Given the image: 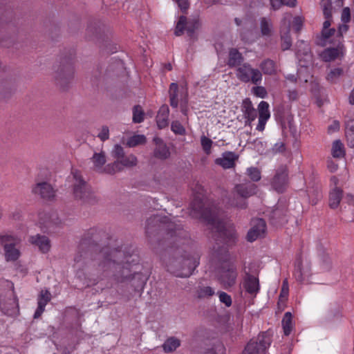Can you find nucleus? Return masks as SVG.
Returning <instances> with one entry per match:
<instances>
[{"instance_id": "obj_45", "label": "nucleus", "mask_w": 354, "mask_h": 354, "mask_svg": "<svg viewBox=\"0 0 354 354\" xmlns=\"http://www.w3.org/2000/svg\"><path fill=\"white\" fill-rule=\"evenodd\" d=\"M343 70L340 68H336L331 70L327 75L326 80L330 83H335L342 75Z\"/></svg>"}, {"instance_id": "obj_40", "label": "nucleus", "mask_w": 354, "mask_h": 354, "mask_svg": "<svg viewBox=\"0 0 354 354\" xmlns=\"http://www.w3.org/2000/svg\"><path fill=\"white\" fill-rule=\"evenodd\" d=\"M92 160L95 169L97 170H100L106 162L105 156L103 153H95L92 158Z\"/></svg>"}, {"instance_id": "obj_25", "label": "nucleus", "mask_w": 354, "mask_h": 354, "mask_svg": "<svg viewBox=\"0 0 354 354\" xmlns=\"http://www.w3.org/2000/svg\"><path fill=\"white\" fill-rule=\"evenodd\" d=\"M257 185L254 183H248L237 185L236 190L238 194L242 198H246L256 194Z\"/></svg>"}, {"instance_id": "obj_42", "label": "nucleus", "mask_w": 354, "mask_h": 354, "mask_svg": "<svg viewBox=\"0 0 354 354\" xmlns=\"http://www.w3.org/2000/svg\"><path fill=\"white\" fill-rule=\"evenodd\" d=\"M145 113L140 105H136L133 109V122L140 123L144 120Z\"/></svg>"}, {"instance_id": "obj_28", "label": "nucleus", "mask_w": 354, "mask_h": 354, "mask_svg": "<svg viewBox=\"0 0 354 354\" xmlns=\"http://www.w3.org/2000/svg\"><path fill=\"white\" fill-rule=\"evenodd\" d=\"M343 191L342 189L335 187L329 193V207L336 209L342 198Z\"/></svg>"}, {"instance_id": "obj_41", "label": "nucleus", "mask_w": 354, "mask_h": 354, "mask_svg": "<svg viewBox=\"0 0 354 354\" xmlns=\"http://www.w3.org/2000/svg\"><path fill=\"white\" fill-rule=\"evenodd\" d=\"M146 142V137L143 135H134L130 137L127 140V145L130 147H136L138 145L145 144Z\"/></svg>"}, {"instance_id": "obj_8", "label": "nucleus", "mask_w": 354, "mask_h": 354, "mask_svg": "<svg viewBox=\"0 0 354 354\" xmlns=\"http://www.w3.org/2000/svg\"><path fill=\"white\" fill-rule=\"evenodd\" d=\"M21 240L9 234L0 235V243L3 246L5 257L8 261H15L20 257V251L17 248Z\"/></svg>"}, {"instance_id": "obj_52", "label": "nucleus", "mask_w": 354, "mask_h": 354, "mask_svg": "<svg viewBox=\"0 0 354 354\" xmlns=\"http://www.w3.org/2000/svg\"><path fill=\"white\" fill-rule=\"evenodd\" d=\"M172 131L178 135H184L185 129L179 121H174L171 123Z\"/></svg>"}, {"instance_id": "obj_18", "label": "nucleus", "mask_w": 354, "mask_h": 354, "mask_svg": "<svg viewBox=\"0 0 354 354\" xmlns=\"http://www.w3.org/2000/svg\"><path fill=\"white\" fill-rule=\"evenodd\" d=\"M344 45L342 41H339L336 47L328 48L325 49L320 55L324 62H331L344 54Z\"/></svg>"}, {"instance_id": "obj_10", "label": "nucleus", "mask_w": 354, "mask_h": 354, "mask_svg": "<svg viewBox=\"0 0 354 354\" xmlns=\"http://www.w3.org/2000/svg\"><path fill=\"white\" fill-rule=\"evenodd\" d=\"M238 276L237 268L234 260L223 259V288L227 289L233 286Z\"/></svg>"}, {"instance_id": "obj_14", "label": "nucleus", "mask_w": 354, "mask_h": 354, "mask_svg": "<svg viewBox=\"0 0 354 354\" xmlns=\"http://www.w3.org/2000/svg\"><path fill=\"white\" fill-rule=\"evenodd\" d=\"M40 227L45 232H50L51 228L61 223L56 213L48 214L41 212L38 214Z\"/></svg>"}, {"instance_id": "obj_31", "label": "nucleus", "mask_w": 354, "mask_h": 354, "mask_svg": "<svg viewBox=\"0 0 354 354\" xmlns=\"http://www.w3.org/2000/svg\"><path fill=\"white\" fill-rule=\"evenodd\" d=\"M133 279L136 280V282L133 284L135 291L142 292L148 280V277L142 273L135 272Z\"/></svg>"}, {"instance_id": "obj_27", "label": "nucleus", "mask_w": 354, "mask_h": 354, "mask_svg": "<svg viewBox=\"0 0 354 354\" xmlns=\"http://www.w3.org/2000/svg\"><path fill=\"white\" fill-rule=\"evenodd\" d=\"M239 158V154L235 152L229 151L223 152V169L234 168Z\"/></svg>"}, {"instance_id": "obj_5", "label": "nucleus", "mask_w": 354, "mask_h": 354, "mask_svg": "<svg viewBox=\"0 0 354 354\" xmlns=\"http://www.w3.org/2000/svg\"><path fill=\"white\" fill-rule=\"evenodd\" d=\"M72 174L75 180L73 184V195L76 200L82 203H92L95 201L93 193L90 186L84 180L80 172L73 169Z\"/></svg>"}, {"instance_id": "obj_63", "label": "nucleus", "mask_w": 354, "mask_h": 354, "mask_svg": "<svg viewBox=\"0 0 354 354\" xmlns=\"http://www.w3.org/2000/svg\"><path fill=\"white\" fill-rule=\"evenodd\" d=\"M232 301L231 297L227 293L223 292V304L226 306L230 307L232 305Z\"/></svg>"}, {"instance_id": "obj_21", "label": "nucleus", "mask_w": 354, "mask_h": 354, "mask_svg": "<svg viewBox=\"0 0 354 354\" xmlns=\"http://www.w3.org/2000/svg\"><path fill=\"white\" fill-rule=\"evenodd\" d=\"M29 241L31 244L38 247L42 253H47L50 249V241L46 236L40 234L32 236L30 237Z\"/></svg>"}, {"instance_id": "obj_30", "label": "nucleus", "mask_w": 354, "mask_h": 354, "mask_svg": "<svg viewBox=\"0 0 354 354\" xmlns=\"http://www.w3.org/2000/svg\"><path fill=\"white\" fill-rule=\"evenodd\" d=\"M252 68L248 64H244L237 69L236 75L243 82H249L251 79Z\"/></svg>"}, {"instance_id": "obj_1", "label": "nucleus", "mask_w": 354, "mask_h": 354, "mask_svg": "<svg viewBox=\"0 0 354 354\" xmlns=\"http://www.w3.org/2000/svg\"><path fill=\"white\" fill-rule=\"evenodd\" d=\"M104 234L97 228H91L84 234L74 258L75 265L80 268L78 264L83 260L84 263V260L90 257L92 260L99 262L100 270L107 274L111 273L118 282H124L131 277L132 268L138 264L139 257L135 252L130 254L125 250L111 249L109 246L100 248L97 242Z\"/></svg>"}, {"instance_id": "obj_64", "label": "nucleus", "mask_w": 354, "mask_h": 354, "mask_svg": "<svg viewBox=\"0 0 354 354\" xmlns=\"http://www.w3.org/2000/svg\"><path fill=\"white\" fill-rule=\"evenodd\" d=\"M270 5L273 10H279L282 6V0H270Z\"/></svg>"}, {"instance_id": "obj_62", "label": "nucleus", "mask_w": 354, "mask_h": 354, "mask_svg": "<svg viewBox=\"0 0 354 354\" xmlns=\"http://www.w3.org/2000/svg\"><path fill=\"white\" fill-rule=\"evenodd\" d=\"M335 32V28H330V29H326V30H322V33L323 37L326 39L330 37L332 35H333Z\"/></svg>"}, {"instance_id": "obj_39", "label": "nucleus", "mask_w": 354, "mask_h": 354, "mask_svg": "<svg viewBox=\"0 0 354 354\" xmlns=\"http://www.w3.org/2000/svg\"><path fill=\"white\" fill-rule=\"evenodd\" d=\"M226 206L230 207H236L239 209H246L248 207V203L244 199H240V198H229L227 204Z\"/></svg>"}, {"instance_id": "obj_51", "label": "nucleus", "mask_w": 354, "mask_h": 354, "mask_svg": "<svg viewBox=\"0 0 354 354\" xmlns=\"http://www.w3.org/2000/svg\"><path fill=\"white\" fill-rule=\"evenodd\" d=\"M214 294V290L209 286L200 287L197 290V295L199 298H203L212 296Z\"/></svg>"}, {"instance_id": "obj_26", "label": "nucleus", "mask_w": 354, "mask_h": 354, "mask_svg": "<svg viewBox=\"0 0 354 354\" xmlns=\"http://www.w3.org/2000/svg\"><path fill=\"white\" fill-rule=\"evenodd\" d=\"M241 110L243 111V116L245 119H247V121L250 122L256 118L257 111L253 107L252 102L250 100V99L246 98L243 101Z\"/></svg>"}, {"instance_id": "obj_20", "label": "nucleus", "mask_w": 354, "mask_h": 354, "mask_svg": "<svg viewBox=\"0 0 354 354\" xmlns=\"http://www.w3.org/2000/svg\"><path fill=\"white\" fill-rule=\"evenodd\" d=\"M51 299V294L49 290H42L37 298V308L36 309L35 314H34V318L37 319L44 313L45 310V307L47 305V304L50 301Z\"/></svg>"}, {"instance_id": "obj_15", "label": "nucleus", "mask_w": 354, "mask_h": 354, "mask_svg": "<svg viewBox=\"0 0 354 354\" xmlns=\"http://www.w3.org/2000/svg\"><path fill=\"white\" fill-rule=\"evenodd\" d=\"M251 229L247 234V240L252 242L263 235L266 230V223L263 218H254L251 221Z\"/></svg>"}, {"instance_id": "obj_32", "label": "nucleus", "mask_w": 354, "mask_h": 354, "mask_svg": "<svg viewBox=\"0 0 354 354\" xmlns=\"http://www.w3.org/2000/svg\"><path fill=\"white\" fill-rule=\"evenodd\" d=\"M281 48L282 50H288L292 46V39L290 35L289 25L281 30Z\"/></svg>"}, {"instance_id": "obj_47", "label": "nucleus", "mask_w": 354, "mask_h": 354, "mask_svg": "<svg viewBox=\"0 0 354 354\" xmlns=\"http://www.w3.org/2000/svg\"><path fill=\"white\" fill-rule=\"evenodd\" d=\"M297 48L298 55L302 54L305 56L310 57V48L309 47L308 44H307L304 41H299L297 43Z\"/></svg>"}, {"instance_id": "obj_13", "label": "nucleus", "mask_w": 354, "mask_h": 354, "mask_svg": "<svg viewBox=\"0 0 354 354\" xmlns=\"http://www.w3.org/2000/svg\"><path fill=\"white\" fill-rule=\"evenodd\" d=\"M288 170L286 165H281L276 171L271 185L278 192H283L288 183Z\"/></svg>"}, {"instance_id": "obj_29", "label": "nucleus", "mask_w": 354, "mask_h": 354, "mask_svg": "<svg viewBox=\"0 0 354 354\" xmlns=\"http://www.w3.org/2000/svg\"><path fill=\"white\" fill-rule=\"evenodd\" d=\"M260 30L263 37H270L273 32V24L272 20L267 17L260 19Z\"/></svg>"}, {"instance_id": "obj_61", "label": "nucleus", "mask_w": 354, "mask_h": 354, "mask_svg": "<svg viewBox=\"0 0 354 354\" xmlns=\"http://www.w3.org/2000/svg\"><path fill=\"white\" fill-rule=\"evenodd\" d=\"M346 136L348 145L351 148H354V133H346Z\"/></svg>"}, {"instance_id": "obj_53", "label": "nucleus", "mask_w": 354, "mask_h": 354, "mask_svg": "<svg viewBox=\"0 0 354 354\" xmlns=\"http://www.w3.org/2000/svg\"><path fill=\"white\" fill-rule=\"evenodd\" d=\"M212 145V141L209 138H208L205 136L201 137V145H202L203 149L204 150V151L206 154L210 153Z\"/></svg>"}, {"instance_id": "obj_48", "label": "nucleus", "mask_w": 354, "mask_h": 354, "mask_svg": "<svg viewBox=\"0 0 354 354\" xmlns=\"http://www.w3.org/2000/svg\"><path fill=\"white\" fill-rule=\"evenodd\" d=\"M246 174L254 182H257L261 179V171L257 167L248 168Z\"/></svg>"}, {"instance_id": "obj_60", "label": "nucleus", "mask_w": 354, "mask_h": 354, "mask_svg": "<svg viewBox=\"0 0 354 354\" xmlns=\"http://www.w3.org/2000/svg\"><path fill=\"white\" fill-rule=\"evenodd\" d=\"M285 145L283 142H277L276 143L273 148H272V151L274 152V153H278V152H283L285 151Z\"/></svg>"}, {"instance_id": "obj_59", "label": "nucleus", "mask_w": 354, "mask_h": 354, "mask_svg": "<svg viewBox=\"0 0 354 354\" xmlns=\"http://www.w3.org/2000/svg\"><path fill=\"white\" fill-rule=\"evenodd\" d=\"M351 19V12L348 8H344L342 12V21L344 23H347Z\"/></svg>"}, {"instance_id": "obj_58", "label": "nucleus", "mask_w": 354, "mask_h": 354, "mask_svg": "<svg viewBox=\"0 0 354 354\" xmlns=\"http://www.w3.org/2000/svg\"><path fill=\"white\" fill-rule=\"evenodd\" d=\"M97 136L102 141H104V140L109 139V128L106 126L103 127L102 128L101 131L98 133Z\"/></svg>"}, {"instance_id": "obj_22", "label": "nucleus", "mask_w": 354, "mask_h": 354, "mask_svg": "<svg viewBox=\"0 0 354 354\" xmlns=\"http://www.w3.org/2000/svg\"><path fill=\"white\" fill-rule=\"evenodd\" d=\"M0 308L4 314L9 316H12L19 311L18 300L14 297L13 293H10L8 304L0 299Z\"/></svg>"}, {"instance_id": "obj_35", "label": "nucleus", "mask_w": 354, "mask_h": 354, "mask_svg": "<svg viewBox=\"0 0 354 354\" xmlns=\"http://www.w3.org/2000/svg\"><path fill=\"white\" fill-rule=\"evenodd\" d=\"M306 272H303L302 270V260L301 256H299L295 263V272L294 275L296 280L300 283H302L305 279Z\"/></svg>"}, {"instance_id": "obj_19", "label": "nucleus", "mask_w": 354, "mask_h": 354, "mask_svg": "<svg viewBox=\"0 0 354 354\" xmlns=\"http://www.w3.org/2000/svg\"><path fill=\"white\" fill-rule=\"evenodd\" d=\"M243 286L248 293L255 296L259 290V279L249 272H245Z\"/></svg>"}, {"instance_id": "obj_33", "label": "nucleus", "mask_w": 354, "mask_h": 354, "mask_svg": "<svg viewBox=\"0 0 354 354\" xmlns=\"http://www.w3.org/2000/svg\"><path fill=\"white\" fill-rule=\"evenodd\" d=\"M243 57L242 55L236 48H232L229 53L228 65L230 66H236L241 64Z\"/></svg>"}, {"instance_id": "obj_4", "label": "nucleus", "mask_w": 354, "mask_h": 354, "mask_svg": "<svg viewBox=\"0 0 354 354\" xmlns=\"http://www.w3.org/2000/svg\"><path fill=\"white\" fill-rule=\"evenodd\" d=\"M199 264L198 254H187L169 261L167 271L177 277H189Z\"/></svg>"}, {"instance_id": "obj_16", "label": "nucleus", "mask_w": 354, "mask_h": 354, "mask_svg": "<svg viewBox=\"0 0 354 354\" xmlns=\"http://www.w3.org/2000/svg\"><path fill=\"white\" fill-rule=\"evenodd\" d=\"M270 223L274 226H281L288 222L287 210L284 206L278 205L269 212Z\"/></svg>"}, {"instance_id": "obj_11", "label": "nucleus", "mask_w": 354, "mask_h": 354, "mask_svg": "<svg viewBox=\"0 0 354 354\" xmlns=\"http://www.w3.org/2000/svg\"><path fill=\"white\" fill-rule=\"evenodd\" d=\"M238 240L239 235L234 223L231 221H224L223 218V250L233 248Z\"/></svg>"}, {"instance_id": "obj_57", "label": "nucleus", "mask_w": 354, "mask_h": 354, "mask_svg": "<svg viewBox=\"0 0 354 354\" xmlns=\"http://www.w3.org/2000/svg\"><path fill=\"white\" fill-rule=\"evenodd\" d=\"M304 23L303 18L301 17H295L293 19V25L297 32H299L302 28Z\"/></svg>"}, {"instance_id": "obj_17", "label": "nucleus", "mask_w": 354, "mask_h": 354, "mask_svg": "<svg viewBox=\"0 0 354 354\" xmlns=\"http://www.w3.org/2000/svg\"><path fill=\"white\" fill-rule=\"evenodd\" d=\"M32 192L38 194L44 200L52 201L55 197V190L46 182L38 183L32 188Z\"/></svg>"}, {"instance_id": "obj_38", "label": "nucleus", "mask_w": 354, "mask_h": 354, "mask_svg": "<svg viewBox=\"0 0 354 354\" xmlns=\"http://www.w3.org/2000/svg\"><path fill=\"white\" fill-rule=\"evenodd\" d=\"M180 340L174 337H171L165 341L162 347L165 352H171L175 351L178 346H180Z\"/></svg>"}, {"instance_id": "obj_56", "label": "nucleus", "mask_w": 354, "mask_h": 354, "mask_svg": "<svg viewBox=\"0 0 354 354\" xmlns=\"http://www.w3.org/2000/svg\"><path fill=\"white\" fill-rule=\"evenodd\" d=\"M253 93L255 95L263 98L267 95V91L263 86H256L252 88Z\"/></svg>"}, {"instance_id": "obj_49", "label": "nucleus", "mask_w": 354, "mask_h": 354, "mask_svg": "<svg viewBox=\"0 0 354 354\" xmlns=\"http://www.w3.org/2000/svg\"><path fill=\"white\" fill-rule=\"evenodd\" d=\"M122 169V165L120 164L118 160L115 161L114 162L107 165L104 167V171L108 174H115L117 171H119Z\"/></svg>"}, {"instance_id": "obj_9", "label": "nucleus", "mask_w": 354, "mask_h": 354, "mask_svg": "<svg viewBox=\"0 0 354 354\" xmlns=\"http://www.w3.org/2000/svg\"><path fill=\"white\" fill-rule=\"evenodd\" d=\"M170 105L173 108H177L179 101L180 102V111L187 115L188 107V99L187 91L182 88L179 91L177 83H171L169 89Z\"/></svg>"}, {"instance_id": "obj_44", "label": "nucleus", "mask_w": 354, "mask_h": 354, "mask_svg": "<svg viewBox=\"0 0 354 354\" xmlns=\"http://www.w3.org/2000/svg\"><path fill=\"white\" fill-rule=\"evenodd\" d=\"M120 164L124 167H133L137 163V158L135 156L131 154L129 156H123L119 160Z\"/></svg>"}, {"instance_id": "obj_46", "label": "nucleus", "mask_w": 354, "mask_h": 354, "mask_svg": "<svg viewBox=\"0 0 354 354\" xmlns=\"http://www.w3.org/2000/svg\"><path fill=\"white\" fill-rule=\"evenodd\" d=\"M259 118L268 119L270 118L269 104L265 101H261L258 106Z\"/></svg>"}, {"instance_id": "obj_24", "label": "nucleus", "mask_w": 354, "mask_h": 354, "mask_svg": "<svg viewBox=\"0 0 354 354\" xmlns=\"http://www.w3.org/2000/svg\"><path fill=\"white\" fill-rule=\"evenodd\" d=\"M169 109L167 104L162 105L156 115V122L159 129H164L169 124Z\"/></svg>"}, {"instance_id": "obj_34", "label": "nucleus", "mask_w": 354, "mask_h": 354, "mask_svg": "<svg viewBox=\"0 0 354 354\" xmlns=\"http://www.w3.org/2000/svg\"><path fill=\"white\" fill-rule=\"evenodd\" d=\"M260 68L266 75H274L276 73V65L274 61L267 59L260 64Z\"/></svg>"}, {"instance_id": "obj_55", "label": "nucleus", "mask_w": 354, "mask_h": 354, "mask_svg": "<svg viewBox=\"0 0 354 354\" xmlns=\"http://www.w3.org/2000/svg\"><path fill=\"white\" fill-rule=\"evenodd\" d=\"M112 153L113 157L118 160L124 155L123 148L119 145H115Z\"/></svg>"}, {"instance_id": "obj_7", "label": "nucleus", "mask_w": 354, "mask_h": 354, "mask_svg": "<svg viewBox=\"0 0 354 354\" xmlns=\"http://www.w3.org/2000/svg\"><path fill=\"white\" fill-rule=\"evenodd\" d=\"M272 339L268 332L259 334L247 344L242 354H266L267 348L270 346Z\"/></svg>"}, {"instance_id": "obj_50", "label": "nucleus", "mask_w": 354, "mask_h": 354, "mask_svg": "<svg viewBox=\"0 0 354 354\" xmlns=\"http://www.w3.org/2000/svg\"><path fill=\"white\" fill-rule=\"evenodd\" d=\"M187 30L188 33L192 34L196 30H197L200 26L199 19H194L190 21L187 20Z\"/></svg>"}, {"instance_id": "obj_37", "label": "nucleus", "mask_w": 354, "mask_h": 354, "mask_svg": "<svg viewBox=\"0 0 354 354\" xmlns=\"http://www.w3.org/2000/svg\"><path fill=\"white\" fill-rule=\"evenodd\" d=\"M344 145L339 140H336L333 143L332 155L334 158H342L344 156Z\"/></svg>"}, {"instance_id": "obj_3", "label": "nucleus", "mask_w": 354, "mask_h": 354, "mask_svg": "<svg viewBox=\"0 0 354 354\" xmlns=\"http://www.w3.org/2000/svg\"><path fill=\"white\" fill-rule=\"evenodd\" d=\"M146 234L150 236L153 232L158 234L160 232H165L166 235L170 239H175L173 243H181V239H185L187 232L181 227L180 224L172 222L167 216L153 215L147 221Z\"/></svg>"}, {"instance_id": "obj_6", "label": "nucleus", "mask_w": 354, "mask_h": 354, "mask_svg": "<svg viewBox=\"0 0 354 354\" xmlns=\"http://www.w3.org/2000/svg\"><path fill=\"white\" fill-rule=\"evenodd\" d=\"M241 327L228 312L223 313V342L226 344L234 342L239 335Z\"/></svg>"}, {"instance_id": "obj_36", "label": "nucleus", "mask_w": 354, "mask_h": 354, "mask_svg": "<svg viewBox=\"0 0 354 354\" xmlns=\"http://www.w3.org/2000/svg\"><path fill=\"white\" fill-rule=\"evenodd\" d=\"M281 323L285 335H289L292 330V316L291 313L286 312L284 314Z\"/></svg>"}, {"instance_id": "obj_54", "label": "nucleus", "mask_w": 354, "mask_h": 354, "mask_svg": "<svg viewBox=\"0 0 354 354\" xmlns=\"http://www.w3.org/2000/svg\"><path fill=\"white\" fill-rule=\"evenodd\" d=\"M250 77V81L254 84H258L261 81L262 74L259 70L252 68V73Z\"/></svg>"}, {"instance_id": "obj_2", "label": "nucleus", "mask_w": 354, "mask_h": 354, "mask_svg": "<svg viewBox=\"0 0 354 354\" xmlns=\"http://www.w3.org/2000/svg\"><path fill=\"white\" fill-rule=\"evenodd\" d=\"M190 215L199 218L212 226V237L216 246L214 247V255L219 256L221 239V221L219 211L212 203L204 201L199 196H195L190 204Z\"/></svg>"}, {"instance_id": "obj_23", "label": "nucleus", "mask_w": 354, "mask_h": 354, "mask_svg": "<svg viewBox=\"0 0 354 354\" xmlns=\"http://www.w3.org/2000/svg\"><path fill=\"white\" fill-rule=\"evenodd\" d=\"M153 141L156 146L153 151L154 156L161 160H165L169 158L170 152L163 141L158 138H154Z\"/></svg>"}, {"instance_id": "obj_12", "label": "nucleus", "mask_w": 354, "mask_h": 354, "mask_svg": "<svg viewBox=\"0 0 354 354\" xmlns=\"http://www.w3.org/2000/svg\"><path fill=\"white\" fill-rule=\"evenodd\" d=\"M72 65L73 55L71 53L68 57H66L64 59L59 71L57 72L56 80L61 86H62V82L63 83H66L73 77V68Z\"/></svg>"}, {"instance_id": "obj_43", "label": "nucleus", "mask_w": 354, "mask_h": 354, "mask_svg": "<svg viewBox=\"0 0 354 354\" xmlns=\"http://www.w3.org/2000/svg\"><path fill=\"white\" fill-rule=\"evenodd\" d=\"M187 17L180 16L176 26L175 35L177 36L183 35L185 30H187Z\"/></svg>"}]
</instances>
